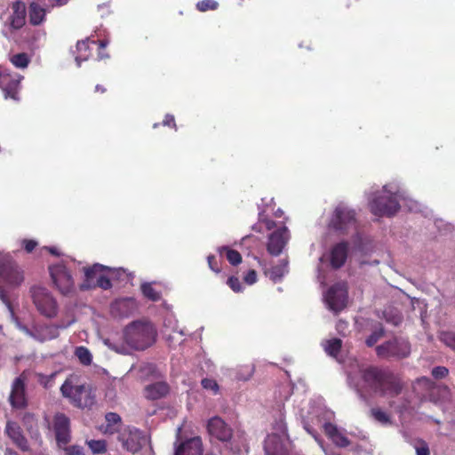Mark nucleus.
I'll use <instances>...</instances> for the list:
<instances>
[{"label": "nucleus", "instance_id": "1", "mask_svg": "<svg viewBox=\"0 0 455 455\" xmlns=\"http://www.w3.org/2000/svg\"><path fill=\"white\" fill-rule=\"evenodd\" d=\"M23 281V271L12 260V256L10 254L0 253V283L10 288H15L20 286ZM0 299L6 306L10 317L15 327L26 335L39 341H44L57 337L59 334V329H66L76 322L75 317L71 315L68 316L67 320H61L55 325L45 326L42 328L40 331L37 330L34 331L22 325L19 319L14 315L12 305L7 298V294L2 287H0Z\"/></svg>", "mask_w": 455, "mask_h": 455}, {"label": "nucleus", "instance_id": "2", "mask_svg": "<svg viewBox=\"0 0 455 455\" xmlns=\"http://www.w3.org/2000/svg\"><path fill=\"white\" fill-rule=\"evenodd\" d=\"M347 381L361 397H364V391H369L393 398L402 390L400 379L392 372L372 366L363 367L358 363L355 370L348 371Z\"/></svg>", "mask_w": 455, "mask_h": 455}, {"label": "nucleus", "instance_id": "3", "mask_svg": "<svg viewBox=\"0 0 455 455\" xmlns=\"http://www.w3.org/2000/svg\"><path fill=\"white\" fill-rule=\"evenodd\" d=\"M368 202L371 212L379 217L394 216L400 210L402 203L411 212L421 211V204L409 197L396 182L388 183L380 191L372 193Z\"/></svg>", "mask_w": 455, "mask_h": 455}, {"label": "nucleus", "instance_id": "4", "mask_svg": "<svg viewBox=\"0 0 455 455\" xmlns=\"http://www.w3.org/2000/svg\"><path fill=\"white\" fill-rule=\"evenodd\" d=\"M156 331L150 323L134 322L124 331V341H116L111 339H103V343L109 349L122 355H128L132 350L145 349L153 344Z\"/></svg>", "mask_w": 455, "mask_h": 455}, {"label": "nucleus", "instance_id": "5", "mask_svg": "<svg viewBox=\"0 0 455 455\" xmlns=\"http://www.w3.org/2000/svg\"><path fill=\"white\" fill-rule=\"evenodd\" d=\"M287 428L283 420V413L280 410L279 419L274 425V432L269 434L264 443L266 455H286L290 442L287 436Z\"/></svg>", "mask_w": 455, "mask_h": 455}, {"label": "nucleus", "instance_id": "6", "mask_svg": "<svg viewBox=\"0 0 455 455\" xmlns=\"http://www.w3.org/2000/svg\"><path fill=\"white\" fill-rule=\"evenodd\" d=\"M30 296L35 307L41 315L49 319L58 315L59 303L48 289L33 286L30 288Z\"/></svg>", "mask_w": 455, "mask_h": 455}, {"label": "nucleus", "instance_id": "7", "mask_svg": "<svg viewBox=\"0 0 455 455\" xmlns=\"http://www.w3.org/2000/svg\"><path fill=\"white\" fill-rule=\"evenodd\" d=\"M63 396L68 397L79 408H92L95 403V394L89 386H74L70 379H66L60 387Z\"/></svg>", "mask_w": 455, "mask_h": 455}, {"label": "nucleus", "instance_id": "8", "mask_svg": "<svg viewBox=\"0 0 455 455\" xmlns=\"http://www.w3.org/2000/svg\"><path fill=\"white\" fill-rule=\"evenodd\" d=\"M267 230H272L267 243V251L273 256H278L285 247L290 235L289 230L283 224H277L273 220H265Z\"/></svg>", "mask_w": 455, "mask_h": 455}, {"label": "nucleus", "instance_id": "9", "mask_svg": "<svg viewBox=\"0 0 455 455\" xmlns=\"http://www.w3.org/2000/svg\"><path fill=\"white\" fill-rule=\"evenodd\" d=\"M330 227L340 232H347L356 228L355 212L345 204H339L330 220Z\"/></svg>", "mask_w": 455, "mask_h": 455}, {"label": "nucleus", "instance_id": "10", "mask_svg": "<svg viewBox=\"0 0 455 455\" xmlns=\"http://www.w3.org/2000/svg\"><path fill=\"white\" fill-rule=\"evenodd\" d=\"M50 275L54 286L64 296L70 295L75 290L74 279L65 265L54 264L49 267Z\"/></svg>", "mask_w": 455, "mask_h": 455}, {"label": "nucleus", "instance_id": "11", "mask_svg": "<svg viewBox=\"0 0 455 455\" xmlns=\"http://www.w3.org/2000/svg\"><path fill=\"white\" fill-rule=\"evenodd\" d=\"M347 289L345 283H338L331 286L324 294V301L327 307L338 313L347 305Z\"/></svg>", "mask_w": 455, "mask_h": 455}, {"label": "nucleus", "instance_id": "12", "mask_svg": "<svg viewBox=\"0 0 455 455\" xmlns=\"http://www.w3.org/2000/svg\"><path fill=\"white\" fill-rule=\"evenodd\" d=\"M379 357H406L411 353V346L404 339H394L376 347Z\"/></svg>", "mask_w": 455, "mask_h": 455}, {"label": "nucleus", "instance_id": "13", "mask_svg": "<svg viewBox=\"0 0 455 455\" xmlns=\"http://www.w3.org/2000/svg\"><path fill=\"white\" fill-rule=\"evenodd\" d=\"M23 76L18 73H11L0 66V88L3 90L4 98L18 100V91Z\"/></svg>", "mask_w": 455, "mask_h": 455}, {"label": "nucleus", "instance_id": "14", "mask_svg": "<svg viewBox=\"0 0 455 455\" xmlns=\"http://www.w3.org/2000/svg\"><path fill=\"white\" fill-rule=\"evenodd\" d=\"M206 428L209 435L221 443H228L233 436V429L220 417L214 416L208 419Z\"/></svg>", "mask_w": 455, "mask_h": 455}, {"label": "nucleus", "instance_id": "15", "mask_svg": "<svg viewBox=\"0 0 455 455\" xmlns=\"http://www.w3.org/2000/svg\"><path fill=\"white\" fill-rule=\"evenodd\" d=\"M123 447L132 453H136L147 443V436L138 428L128 427L120 436Z\"/></svg>", "mask_w": 455, "mask_h": 455}, {"label": "nucleus", "instance_id": "16", "mask_svg": "<svg viewBox=\"0 0 455 455\" xmlns=\"http://www.w3.org/2000/svg\"><path fill=\"white\" fill-rule=\"evenodd\" d=\"M28 380L27 372H22L17 377L12 384L9 401L14 408H24L27 406L26 382Z\"/></svg>", "mask_w": 455, "mask_h": 455}, {"label": "nucleus", "instance_id": "17", "mask_svg": "<svg viewBox=\"0 0 455 455\" xmlns=\"http://www.w3.org/2000/svg\"><path fill=\"white\" fill-rule=\"evenodd\" d=\"M53 430L59 447L66 445L70 441V422L69 419L62 414L57 413L53 419Z\"/></svg>", "mask_w": 455, "mask_h": 455}, {"label": "nucleus", "instance_id": "18", "mask_svg": "<svg viewBox=\"0 0 455 455\" xmlns=\"http://www.w3.org/2000/svg\"><path fill=\"white\" fill-rule=\"evenodd\" d=\"M84 281L80 285L81 290H90L95 288V283L98 281V276L101 275L104 272H111L112 268L100 264H94L92 267H84Z\"/></svg>", "mask_w": 455, "mask_h": 455}, {"label": "nucleus", "instance_id": "19", "mask_svg": "<svg viewBox=\"0 0 455 455\" xmlns=\"http://www.w3.org/2000/svg\"><path fill=\"white\" fill-rule=\"evenodd\" d=\"M5 434L13 443L21 451H27L29 449L28 440L24 436L20 427L13 421H8L5 427Z\"/></svg>", "mask_w": 455, "mask_h": 455}, {"label": "nucleus", "instance_id": "20", "mask_svg": "<svg viewBox=\"0 0 455 455\" xmlns=\"http://www.w3.org/2000/svg\"><path fill=\"white\" fill-rule=\"evenodd\" d=\"M174 455H203V443L199 436L187 440L175 448Z\"/></svg>", "mask_w": 455, "mask_h": 455}, {"label": "nucleus", "instance_id": "21", "mask_svg": "<svg viewBox=\"0 0 455 455\" xmlns=\"http://www.w3.org/2000/svg\"><path fill=\"white\" fill-rule=\"evenodd\" d=\"M323 429L326 435L336 446L345 448L350 444V441L346 436L345 431L339 428L337 426L331 423H325L323 425Z\"/></svg>", "mask_w": 455, "mask_h": 455}, {"label": "nucleus", "instance_id": "22", "mask_svg": "<svg viewBox=\"0 0 455 455\" xmlns=\"http://www.w3.org/2000/svg\"><path fill=\"white\" fill-rule=\"evenodd\" d=\"M12 14L8 19L9 26L12 29H20L25 24L26 6L20 1L14 2L12 5Z\"/></svg>", "mask_w": 455, "mask_h": 455}, {"label": "nucleus", "instance_id": "23", "mask_svg": "<svg viewBox=\"0 0 455 455\" xmlns=\"http://www.w3.org/2000/svg\"><path fill=\"white\" fill-rule=\"evenodd\" d=\"M347 247L344 243H339L335 245L331 252V264L332 267L339 268L340 267L347 259Z\"/></svg>", "mask_w": 455, "mask_h": 455}, {"label": "nucleus", "instance_id": "24", "mask_svg": "<svg viewBox=\"0 0 455 455\" xmlns=\"http://www.w3.org/2000/svg\"><path fill=\"white\" fill-rule=\"evenodd\" d=\"M169 392V387L165 382H156L145 387V396L151 400H157Z\"/></svg>", "mask_w": 455, "mask_h": 455}, {"label": "nucleus", "instance_id": "25", "mask_svg": "<svg viewBox=\"0 0 455 455\" xmlns=\"http://www.w3.org/2000/svg\"><path fill=\"white\" fill-rule=\"evenodd\" d=\"M46 14V10L39 5L37 3H32L29 5L28 15L29 21L32 25H40L44 20Z\"/></svg>", "mask_w": 455, "mask_h": 455}, {"label": "nucleus", "instance_id": "26", "mask_svg": "<svg viewBox=\"0 0 455 455\" xmlns=\"http://www.w3.org/2000/svg\"><path fill=\"white\" fill-rule=\"evenodd\" d=\"M324 351L330 355L338 359V354L340 351L342 341L339 339L334 338L324 340L323 343Z\"/></svg>", "mask_w": 455, "mask_h": 455}, {"label": "nucleus", "instance_id": "27", "mask_svg": "<svg viewBox=\"0 0 455 455\" xmlns=\"http://www.w3.org/2000/svg\"><path fill=\"white\" fill-rule=\"evenodd\" d=\"M288 273V262L282 260L280 264L273 267L269 271L268 275L271 280L274 282L280 281L284 275Z\"/></svg>", "mask_w": 455, "mask_h": 455}, {"label": "nucleus", "instance_id": "28", "mask_svg": "<svg viewBox=\"0 0 455 455\" xmlns=\"http://www.w3.org/2000/svg\"><path fill=\"white\" fill-rule=\"evenodd\" d=\"M218 251L221 256L225 252L227 259L230 264L234 266L240 264L242 261L241 254L238 251L228 248V246L220 247Z\"/></svg>", "mask_w": 455, "mask_h": 455}, {"label": "nucleus", "instance_id": "29", "mask_svg": "<svg viewBox=\"0 0 455 455\" xmlns=\"http://www.w3.org/2000/svg\"><path fill=\"white\" fill-rule=\"evenodd\" d=\"M371 415L373 419L383 426H388L392 424L391 417L386 411L380 408H373L371 410Z\"/></svg>", "mask_w": 455, "mask_h": 455}, {"label": "nucleus", "instance_id": "30", "mask_svg": "<svg viewBox=\"0 0 455 455\" xmlns=\"http://www.w3.org/2000/svg\"><path fill=\"white\" fill-rule=\"evenodd\" d=\"M75 355L84 365H90L92 362V355L91 351L84 346L76 347Z\"/></svg>", "mask_w": 455, "mask_h": 455}, {"label": "nucleus", "instance_id": "31", "mask_svg": "<svg viewBox=\"0 0 455 455\" xmlns=\"http://www.w3.org/2000/svg\"><path fill=\"white\" fill-rule=\"evenodd\" d=\"M89 50V42L88 40L81 41L76 44V51L77 55L76 56V61L78 67L81 66L82 61H84L88 59L89 54L87 53Z\"/></svg>", "mask_w": 455, "mask_h": 455}, {"label": "nucleus", "instance_id": "32", "mask_svg": "<svg viewBox=\"0 0 455 455\" xmlns=\"http://www.w3.org/2000/svg\"><path fill=\"white\" fill-rule=\"evenodd\" d=\"M10 61L15 68L24 69L30 63V58L25 52L16 53L10 57Z\"/></svg>", "mask_w": 455, "mask_h": 455}, {"label": "nucleus", "instance_id": "33", "mask_svg": "<svg viewBox=\"0 0 455 455\" xmlns=\"http://www.w3.org/2000/svg\"><path fill=\"white\" fill-rule=\"evenodd\" d=\"M384 317L387 323H392L395 326H397L402 322V315L397 309L395 308H387L384 311Z\"/></svg>", "mask_w": 455, "mask_h": 455}, {"label": "nucleus", "instance_id": "34", "mask_svg": "<svg viewBox=\"0 0 455 455\" xmlns=\"http://www.w3.org/2000/svg\"><path fill=\"white\" fill-rule=\"evenodd\" d=\"M86 443L94 454H103L107 451V443L104 440H87Z\"/></svg>", "mask_w": 455, "mask_h": 455}, {"label": "nucleus", "instance_id": "35", "mask_svg": "<svg viewBox=\"0 0 455 455\" xmlns=\"http://www.w3.org/2000/svg\"><path fill=\"white\" fill-rule=\"evenodd\" d=\"M116 270L112 268L111 272H104L101 275L98 276V281L95 283V288L100 287L103 290L111 288L112 284L109 279L110 275H113Z\"/></svg>", "mask_w": 455, "mask_h": 455}, {"label": "nucleus", "instance_id": "36", "mask_svg": "<svg viewBox=\"0 0 455 455\" xmlns=\"http://www.w3.org/2000/svg\"><path fill=\"white\" fill-rule=\"evenodd\" d=\"M34 376L36 381L44 388H50L52 387L53 379L56 376V373L54 372L50 375H44L43 373L36 372Z\"/></svg>", "mask_w": 455, "mask_h": 455}, {"label": "nucleus", "instance_id": "37", "mask_svg": "<svg viewBox=\"0 0 455 455\" xmlns=\"http://www.w3.org/2000/svg\"><path fill=\"white\" fill-rule=\"evenodd\" d=\"M106 421L108 422V428L105 430L106 433H113L116 431L115 425L121 421V418L115 412H108L105 416Z\"/></svg>", "mask_w": 455, "mask_h": 455}, {"label": "nucleus", "instance_id": "38", "mask_svg": "<svg viewBox=\"0 0 455 455\" xmlns=\"http://www.w3.org/2000/svg\"><path fill=\"white\" fill-rule=\"evenodd\" d=\"M141 291L145 297L153 301H156L160 299V293L153 288L151 283H143L141 285Z\"/></svg>", "mask_w": 455, "mask_h": 455}, {"label": "nucleus", "instance_id": "39", "mask_svg": "<svg viewBox=\"0 0 455 455\" xmlns=\"http://www.w3.org/2000/svg\"><path fill=\"white\" fill-rule=\"evenodd\" d=\"M140 379H148L156 375V368L153 363H145L140 366Z\"/></svg>", "mask_w": 455, "mask_h": 455}, {"label": "nucleus", "instance_id": "40", "mask_svg": "<svg viewBox=\"0 0 455 455\" xmlns=\"http://www.w3.org/2000/svg\"><path fill=\"white\" fill-rule=\"evenodd\" d=\"M440 339L447 347L455 350V331H443L440 333Z\"/></svg>", "mask_w": 455, "mask_h": 455}, {"label": "nucleus", "instance_id": "41", "mask_svg": "<svg viewBox=\"0 0 455 455\" xmlns=\"http://www.w3.org/2000/svg\"><path fill=\"white\" fill-rule=\"evenodd\" d=\"M60 448L64 450V451L67 455H84V448L77 444L69 445V446H68L66 444V445H62V447H60Z\"/></svg>", "mask_w": 455, "mask_h": 455}, {"label": "nucleus", "instance_id": "42", "mask_svg": "<svg viewBox=\"0 0 455 455\" xmlns=\"http://www.w3.org/2000/svg\"><path fill=\"white\" fill-rule=\"evenodd\" d=\"M384 331L382 327L378 328L375 330L366 339V345L368 347H372L375 345L378 340L383 336Z\"/></svg>", "mask_w": 455, "mask_h": 455}, {"label": "nucleus", "instance_id": "43", "mask_svg": "<svg viewBox=\"0 0 455 455\" xmlns=\"http://www.w3.org/2000/svg\"><path fill=\"white\" fill-rule=\"evenodd\" d=\"M218 3L214 0H203L197 3L196 7L200 12H206L208 10H215Z\"/></svg>", "mask_w": 455, "mask_h": 455}, {"label": "nucleus", "instance_id": "44", "mask_svg": "<svg viewBox=\"0 0 455 455\" xmlns=\"http://www.w3.org/2000/svg\"><path fill=\"white\" fill-rule=\"evenodd\" d=\"M202 386L204 389L211 391L213 395H216L219 391L218 383L212 379H202Z\"/></svg>", "mask_w": 455, "mask_h": 455}, {"label": "nucleus", "instance_id": "45", "mask_svg": "<svg viewBox=\"0 0 455 455\" xmlns=\"http://www.w3.org/2000/svg\"><path fill=\"white\" fill-rule=\"evenodd\" d=\"M417 455H429L428 445L424 441H419L415 446Z\"/></svg>", "mask_w": 455, "mask_h": 455}, {"label": "nucleus", "instance_id": "46", "mask_svg": "<svg viewBox=\"0 0 455 455\" xmlns=\"http://www.w3.org/2000/svg\"><path fill=\"white\" fill-rule=\"evenodd\" d=\"M448 372H449L448 369L443 366H437L432 370V375L435 379H443L445 376H447Z\"/></svg>", "mask_w": 455, "mask_h": 455}, {"label": "nucleus", "instance_id": "47", "mask_svg": "<svg viewBox=\"0 0 455 455\" xmlns=\"http://www.w3.org/2000/svg\"><path fill=\"white\" fill-rule=\"evenodd\" d=\"M228 284L235 292L242 291V284L237 277L232 276L228 278Z\"/></svg>", "mask_w": 455, "mask_h": 455}, {"label": "nucleus", "instance_id": "48", "mask_svg": "<svg viewBox=\"0 0 455 455\" xmlns=\"http://www.w3.org/2000/svg\"><path fill=\"white\" fill-rule=\"evenodd\" d=\"M116 306L118 307L119 308L125 307H131L133 308V307H135L136 303L133 299L127 298V299H123L117 300L116 302Z\"/></svg>", "mask_w": 455, "mask_h": 455}, {"label": "nucleus", "instance_id": "49", "mask_svg": "<svg viewBox=\"0 0 455 455\" xmlns=\"http://www.w3.org/2000/svg\"><path fill=\"white\" fill-rule=\"evenodd\" d=\"M244 282L251 285L257 282V273L255 270H250L247 272V274L243 277Z\"/></svg>", "mask_w": 455, "mask_h": 455}, {"label": "nucleus", "instance_id": "50", "mask_svg": "<svg viewBox=\"0 0 455 455\" xmlns=\"http://www.w3.org/2000/svg\"><path fill=\"white\" fill-rule=\"evenodd\" d=\"M207 261H208V265H209L210 268L212 271H214L216 273H219L220 271V268L218 267V266L215 264V257L214 256H212V255L208 256Z\"/></svg>", "mask_w": 455, "mask_h": 455}, {"label": "nucleus", "instance_id": "51", "mask_svg": "<svg viewBox=\"0 0 455 455\" xmlns=\"http://www.w3.org/2000/svg\"><path fill=\"white\" fill-rule=\"evenodd\" d=\"M23 243L25 244V250L28 252H31L37 244V243L34 240H24Z\"/></svg>", "mask_w": 455, "mask_h": 455}, {"label": "nucleus", "instance_id": "52", "mask_svg": "<svg viewBox=\"0 0 455 455\" xmlns=\"http://www.w3.org/2000/svg\"><path fill=\"white\" fill-rule=\"evenodd\" d=\"M389 405L401 413L407 409V405L405 403L396 404L395 401L389 402Z\"/></svg>", "mask_w": 455, "mask_h": 455}, {"label": "nucleus", "instance_id": "53", "mask_svg": "<svg viewBox=\"0 0 455 455\" xmlns=\"http://www.w3.org/2000/svg\"><path fill=\"white\" fill-rule=\"evenodd\" d=\"M164 125H173L175 127L174 116L172 115H166L164 120L163 121Z\"/></svg>", "mask_w": 455, "mask_h": 455}, {"label": "nucleus", "instance_id": "54", "mask_svg": "<svg viewBox=\"0 0 455 455\" xmlns=\"http://www.w3.org/2000/svg\"><path fill=\"white\" fill-rule=\"evenodd\" d=\"M24 424H30V427H32L35 423V417L32 414H26L23 418Z\"/></svg>", "mask_w": 455, "mask_h": 455}, {"label": "nucleus", "instance_id": "55", "mask_svg": "<svg viewBox=\"0 0 455 455\" xmlns=\"http://www.w3.org/2000/svg\"><path fill=\"white\" fill-rule=\"evenodd\" d=\"M252 371H253L252 367L248 366L247 367V373H246V375L245 376H239L238 378L240 379L246 380V379H248L252 375Z\"/></svg>", "mask_w": 455, "mask_h": 455}, {"label": "nucleus", "instance_id": "56", "mask_svg": "<svg viewBox=\"0 0 455 455\" xmlns=\"http://www.w3.org/2000/svg\"><path fill=\"white\" fill-rule=\"evenodd\" d=\"M52 5H63L68 3V0H48Z\"/></svg>", "mask_w": 455, "mask_h": 455}, {"label": "nucleus", "instance_id": "57", "mask_svg": "<svg viewBox=\"0 0 455 455\" xmlns=\"http://www.w3.org/2000/svg\"><path fill=\"white\" fill-rule=\"evenodd\" d=\"M4 455H20L18 452H16L15 451L12 450V449H9L7 448L5 451H4Z\"/></svg>", "mask_w": 455, "mask_h": 455}, {"label": "nucleus", "instance_id": "58", "mask_svg": "<svg viewBox=\"0 0 455 455\" xmlns=\"http://www.w3.org/2000/svg\"><path fill=\"white\" fill-rule=\"evenodd\" d=\"M347 327V323L345 322H339V323L337 324V329L338 331H340L341 329Z\"/></svg>", "mask_w": 455, "mask_h": 455}, {"label": "nucleus", "instance_id": "59", "mask_svg": "<svg viewBox=\"0 0 455 455\" xmlns=\"http://www.w3.org/2000/svg\"><path fill=\"white\" fill-rule=\"evenodd\" d=\"M108 44V40H102L100 42V49H104L107 47V45Z\"/></svg>", "mask_w": 455, "mask_h": 455}, {"label": "nucleus", "instance_id": "60", "mask_svg": "<svg viewBox=\"0 0 455 455\" xmlns=\"http://www.w3.org/2000/svg\"><path fill=\"white\" fill-rule=\"evenodd\" d=\"M314 438L315 439V441L319 443V445L321 446V448L323 449V451L325 452V450L323 448V443L321 440H319L316 435H313Z\"/></svg>", "mask_w": 455, "mask_h": 455}, {"label": "nucleus", "instance_id": "61", "mask_svg": "<svg viewBox=\"0 0 455 455\" xmlns=\"http://www.w3.org/2000/svg\"><path fill=\"white\" fill-rule=\"evenodd\" d=\"M98 57H99V59L102 60L104 58H108V54H104V52H100L99 54H98Z\"/></svg>", "mask_w": 455, "mask_h": 455}, {"label": "nucleus", "instance_id": "62", "mask_svg": "<svg viewBox=\"0 0 455 455\" xmlns=\"http://www.w3.org/2000/svg\"><path fill=\"white\" fill-rule=\"evenodd\" d=\"M49 251H50V252H51L52 254H53V255H59V253H58V251H57V250H56V248H53V247L49 248Z\"/></svg>", "mask_w": 455, "mask_h": 455}, {"label": "nucleus", "instance_id": "63", "mask_svg": "<svg viewBox=\"0 0 455 455\" xmlns=\"http://www.w3.org/2000/svg\"><path fill=\"white\" fill-rule=\"evenodd\" d=\"M421 381L426 382L427 384L430 383V380L427 378H422V379H419V382H421Z\"/></svg>", "mask_w": 455, "mask_h": 455}, {"label": "nucleus", "instance_id": "64", "mask_svg": "<svg viewBox=\"0 0 455 455\" xmlns=\"http://www.w3.org/2000/svg\"><path fill=\"white\" fill-rule=\"evenodd\" d=\"M96 91H101L104 92V89H102L100 85L96 86Z\"/></svg>", "mask_w": 455, "mask_h": 455}]
</instances>
